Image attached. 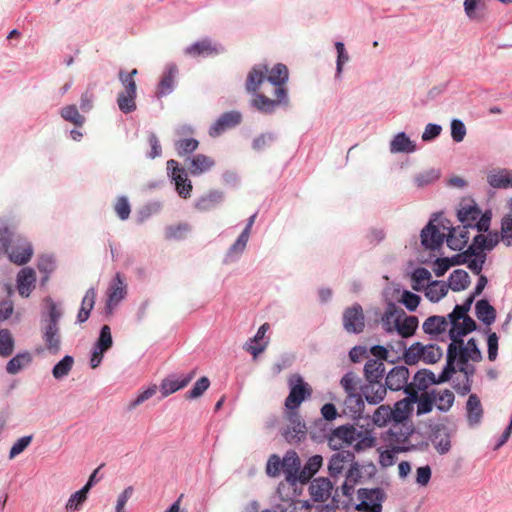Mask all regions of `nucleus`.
Returning <instances> with one entry per match:
<instances>
[{"mask_svg": "<svg viewBox=\"0 0 512 512\" xmlns=\"http://www.w3.org/2000/svg\"><path fill=\"white\" fill-rule=\"evenodd\" d=\"M136 96L120 92L117 96V104L121 112L129 114L136 110Z\"/></svg>", "mask_w": 512, "mask_h": 512, "instance_id": "obj_63", "label": "nucleus"}, {"mask_svg": "<svg viewBox=\"0 0 512 512\" xmlns=\"http://www.w3.org/2000/svg\"><path fill=\"white\" fill-rule=\"evenodd\" d=\"M359 390L361 391L365 401L370 405L380 404L387 394L385 384L380 381L366 380L364 384L360 385Z\"/></svg>", "mask_w": 512, "mask_h": 512, "instance_id": "obj_18", "label": "nucleus"}, {"mask_svg": "<svg viewBox=\"0 0 512 512\" xmlns=\"http://www.w3.org/2000/svg\"><path fill=\"white\" fill-rule=\"evenodd\" d=\"M15 347V340L8 329L0 330V356L7 358L12 355Z\"/></svg>", "mask_w": 512, "mask_h": 512, "instance_id": "obj_56", "label": "nucleus"}, {"mask_svg": "<svg viewBox=\"0 0 512 512\" xmlns=\"http://www.w3.org/2000/svg\"><path fill=\"white\" fill-rule=\"evenodd\" d=\"M470 276L463 269L454 270L448 280V288L454 292L465 290L470 285Z\"/></svg>", "mask_w": 512, "mask_h": 512, "instance_id": "obj_41", "label": "nucleus"}, {"mask_svg": "<svg viewBox=\"0 0 512 512\" xmlns=\"http://www.w3.org/2000/svg\"><path fill=\"white\" fill-rule=\"evenodd\" d=\"M360 436L358 429L353 424H344L331 429L329 433H323L322 437H325L328 441L329 446L333 450L341 448L342 443L350 446Z\"/></svg>", "mask_w": 512, "mask_h": 512, "instance_id": "obj_6", "label": "nucleus"}, {"mask_svg": "<svg viewBox=\"0 0 512 512\" xmlns=\"http://www.w3.org/2000/svg\"><path fill=\"white\" fill-rule=\"evenodd\" d=\"M335 49L337 51L335 78L341 79L342 72H343V66L345 63H347L349 61V55H348L345 45L342 41L335 42Z\"/></svg>", "mask_w": 512, "mask_h": 512, "instance_id": "obj_57", "label": "nucleus"}, {"mask_svg": "<svg viewBox=\"0 0 512 512\" xmlns=\"http://www.w3.org/2000/svg\"><path fill=\"white\" fill-rule=\"evenodd\" d=\"M455 400L454 393L449 389L437 391L435 389V405L441 412H448Z\"/></svg>", "mask_w": 512, "mask_h": 512, "instance_id": "obj_52", "label": "nucleus"}, {"mask_svg": "<svg viewBox=\"0 0 512 512\" xmlns=\"http://www.w3.org/2000/svg\"><path fill=\"white\" fill-rule=\"evenodd\" d=\"M44 309L41 311L42 339L46 349L52 355L61 349V334L59 322L63 316L61 305L50 296L43 299Z\"/></svg>", "mask_w": 512, "mask_h": 512, "instance_id": "obj_2", "label": "nucleus"}, {"mask_svg": "<svg viewBox=\"0 0 512 512\" xmlns=\"http://www.w3.org/2000/svg\"><path fill=\"white\" fill-rule=\"evenodd\" d=\"M419 326V320L414 315H407L405 311L400 308L397 318L394 319L393 328L401 338H410L415 335Z\"/></svg>", "mask_w": 512, "mask_h": 512, "instance_id": "obj_15", "label": "nucleus"}, {"mask_svg": "<svg viewBox=\"0 0 512 512\" xmlns=\"http://www.w3.org/2000/svg\"><path fill=\"white\" fill-rule=\"evenodd\" d=\"M410 371L407 366L397 365L393 367L385 377V386L390 391L402 390L406 395V391H412L410 383L408 382Z\"/></svg>", "mask_w": 512, "mask_h": 512, "instance_id": "obj_11", "label": "nucleus"}, {"mask_svg": "<svg viewBox=\"0 0 512 512\" xmlns=\"http://www.w3.org/2000/svg\"><path fill=\"white\" fill-rule=\"evenodd\" d=\"M112 345L113 339L110 327L108 325H103L100 329L99 336L93 345V348L97 349L99 352L106 353L112 347Z\"/></svg>", "mask_w": 512, "mask_h": 512, "instance_id": "obj_55", "label": "nucleus"}, {"mask_svg": "<svg viewBox=\"0 0 512 512\" xmlns=\"http://www.w3.org/2000/svg\"><path fill=\"white\" fill-rule=\"evenodd\" d=\"M466 354L464 347H457L454 343H449L446 350V364L452 368H456V362L462 360Z\"/></svg>", "mask_w": 512, "mask_h": 512, "instance_id": "obj_58", "label": "nucleus"}, {"mask_svg": "<svg viewBox=\"0 0 512 512\" xmlns=\"http://www.w3.org/2000/svg\"><path fill=\"white\" fill-rule=\"evenodd\" d=\"M458 220L465 225V228L476 229L480 233L490 229L492 213H482L479 206L473 202L471 205L463 206L457 211Z\"/></svg>", "mask_w": 512, "mask_h": 512, "instance_id": "obj_4", "label": "nucleus"}, {"mask_svg": "<svg viewBox=\"0 0 512 512\" xmlns=\"http://www.w3.org/2000/svg\"><path fill=\"white\" fill-rule=\"evenodd\" d=\"M288 385L289 394L285 399V408L287 410H297L301 403L311 396L312 388L299 374L291 375Z\"/></svg>", "mask_w": 512, "mask_h": 512, "instance_id": "obj_5", "label": "nucleus"}, {"mask_svg": "<svg viewBox=\"0 0 512 512\" xmlns=\"http://www.w3.org/2000/svg\"><path fill=\"white\" fill-rule=\"evenodd\" d=\"M242 121V114L237 110H231L221 114L209 128V136L219 137L226 130L238 126Z\"/></svg>", "mask_w": 512, "mask_h": 512, "instance_id": "obj_13", "label": "nucleus"}, {"mask_svg": "<svg viewBox=\"0 0 512 512\" xmlns=\"http://www.w3.org/2000/svg\"><path fill=\"white\" fill-rule=\"evenodd\" d=\"M11 262L17 265H24L31 259L33 255L32 245L25 241L22 245L11 247V251L7 253Z\"/></svg>", "mask_w": 512, "mask_h": 512, "instance_id": "obj_38", "label": "nucleus"}, {"mask_svg": "<svg viewBox=\"0 0 512 512\" xmlns=\"http://www.w3.org/2000/svg\"><path fill=\"white\" fill-rule=\"evenodd\" d=\"M360 503L356 505L357 510L366 512H381L382 503L386 498V494L382 488H360L357 491Z\"/></svg>", "mask_w": 512, "mask_h": 512, "instance_id": "obj_7", "label": "nucleus"}, {"mask_svg": "<svg viewBox=\"0 0 512 512\" xmlns=\"http://www.w3.org/2000/svg\"><path fill=\"white\" fill-rule=\"evenodd\" d=\"M435 374L427 368L419 369L413 376V381L410 382L411 389L419 392H428L429 386L434 385Z\"/></svg>", "mask_w": 512, "mask_h": 512, "instance_id": "obj_34", "label": "nucleus"}, {"mask_svg": "<svg viewBox=\"0 0 512 512\" xmlns=\"http://www.w3.org/2000/svg\"><path fill=\"white\" fill-rule=\"evenodd\" d=\"M268 72L266 80L275 86L273 92L275 98L271 99L263 93H258L250 100V106L264 115H272L278 109L288 110L291 107L288 89L284 86L289 79L287 66L278 63Z\"/></svg>", "mask_w": 512, "mask_h": 512, "instance_id": "obj_1", "label": "nucleus"}, {"mask_svg": "<svg viewBox=\"0 0 512 512\" xmlns=\"http://www.w3.org/2000/svg\"><path fill=\"white\" fill-rule=\"evenodd\" d=\"M127 294V285L121 273L117 272L108 288V299L106 309L112 312V307L118 305Z\"/></svg>", "mask_w": 512, "mask_h": 512, "instance_id": "obj_17", "label": "nucleus"}, {"mask_svg": "<svg viewBox=\"0 0 512 512\" xmlns=\"http://www.w3.org/2000/svg\"><path fill=\"white\" fill-rule=\"evenodd\" d=\"M355 455L349 450H341L333 454L329 460L328 472L331 477H336L342 473L344 465L353 462Z\"/></svg>", "mask_w": 512, "mask_h": 512, "instance_id": "obj_30", "label": "nucleus"}, {"mask_svg": "<svg viewBox=\"0 0 512 512\" xmlns=\"http://www.w3.org/2000/svg\"><path fill=\"white\" fill-rule=\"evenodd\" d=\"M430 441L436 451L440 454H446L451 449V433L444 424H435L431 428Z\"/></svg>", "mask_w": 512, "mask_h": 512, "instance_id": "obj_16", "label": "nucleus"}, {"mask_svg": "<svg viewBox=\"0 0 512 512\" xmlns=\"http://www.w3.org/2000/svg\"><path fill=\"white\" fill-rule=\"evenodd\" d=\"M406 396H409L411 405L417 404L416 413L418 416L428 414L433 410L435 404V389L424 392L421 395L417 393V390L406 391Z\"/></svg>", "mask_w": 512, "mask_h": 512, "instance_id": "obj_21", "label": "nucleus"}, {"mask_svg": "<svg viewBox=\"0 0 512 512\" xmlns=\"http://www.w3.org/2000/svg\"><path fill=\"white\" fill-rule=\"evenodd\" d=\"M249 237L241 232L236 241L230 246L225 256V263L235 261L245 250Z\"/></svg>", "mask_w": 512, "mask_h": 512, "instance_id": "obj_48", "label": "nucleus"}, {"mask_svg": "<svg viewBox=\"0 0 512 512\" xmlns=\"http://www.w3.org/2000/svg\"><path fill=\"white\" fill-rule=\"evenodd\" d=\"M269 69L266 64H257L254 65L249 71L246 82L245 89L248 93L252 94V98L255 94H258V90L261 84L266 80V74Z\"/></svg>", "mask_w": 512, "mask_h": 512, "instance_id": "obj_25", "label": "nucleus"}, {"mask_svg": "<svg viewBox=\"0 0 512 512\" xmlns=\"http://www.w3.org/2000/svg\"><path fill=\"white\" fill-rule=\"evenodd\" d=\"M361 430H358L360 436L356 440L357 442L354 444L353 448L356 452H361L367 448H372L376 445V437L373 435L372 428H364V426H360Z\"/></svg>", "mask_w": 512, "mask_h": 512, "instance_id": "obj_46", "label": "nucleus"}, {"mask_svg": "<svg viewBox=\"0 0 512 512\" xmlns=\"http://www.w3.org/2000/svg\"><path fill=\"white\" fill-rule=\"evenodd\" d=\"M332 489L333 484L329 478L319 477L311 482L309 486V493L313 501L324 502L330 497Z\"/></svg>", "mask_w": 512, "mask_h": 512, "instance_id": "obj_27", "label": "nucleus"}, {"mask_svg": "<svg viewBox=\"0 0 512 512\" xmlns=\"http://www.w3.org/2000/svg\"><path fill=\"white\" fill-rule=\"evenodd\" d=\"M282 460V471L286 481L291 486H296V477L300 469L301 461L294 450H288Z\"/></svg>", "mask_w": 512, "mask_h": 512, "instance_id": "obj_24", "label": "nucleus"}, {"mask_svg": "<svg viewBox=\"0 0 512 512\" xmlns=\"http://www.w3.org/2000/svg\"><path fill=\"white\" fill-rule=\"evenodd\" d=\"M473 298L467 297L462 304L455 305L452 312H450L446 317L449 321H459L464 316L468 315V312L471 309L473 304Z\"/></svg>", "mask_w": 512, "mask_h": 512, "instance_id": "obj_61", "label": "nucleus"}, {"mask_svg": "<svg viewBox=\"0 0 512 512\" xmlns=\"http://www.w3.org/2000/svg\"><path fill=\"white\" fill-rule=\"evenodd\" d=\"M323 464V458L321 455H313L311 456L305 465L300 469L297 474L296 484L300 483L302 485L310 482L311 478L319 471Z\"/></svg>", "mask_w": 512, "mask_h": 512, "instance_id": "obj_28", "label": "nucleus"}, {"mask_svg": "<svg viewBox=\"0 0 512 512\" xmlns=\"http://www.w3.org/2000/svg\"><path fill=\"white\" fill-rule=\"evenodd\" d=\"M17 290L21 297L28 298L35 288L36 273L33 268H22L16 278Z\"/></svg>", "mask_w": 512, "mask_h": 512, "instance_id": "obj_26", "label": "nucleus"}, {"mask_svg": "<svg viewBox=\"0 0 512 512\" xmlns=\"http://www.w3.org/2000/svg\"><path fill=\"white\" fill-rule=\"evenodd\" d=\"M509 205L511 212L505 214L501 219L500 235L497 231H490V229L486 232L487 235L479 232V234L473 237L469 245V252L479 250L486 253L493 250L500 240L505 246H512V198L509 201Z\"/></svg>", "mask_w": 512, "mask_h": 512, "instance_id": "obj_3", "label": "nucleus"}, {"mask_svg": "<svg viewBox=\"0 0 512 512\" xmlns=\"http://www.w3.org/2000/svg\"><path fill=\"white\" fill-rule=\"evenodd\" d=\"M441 177V170L437 168H430L428 170L417 173L414 176V185L417 188H424L429 186L436 181H438Z\"/></svg>", "mask_w": 512, "mask_h": 512, "instance_id": "obj_45", "label": "nucleus"}, {"mask_svg": "<svg viewBox=\"0 0 512 512\" xmlns=\"http://www.w3.org/2000/svg\"><path fill=\"white\" fill-rule=\"evenodd\" d=\"M167 174L175 184L178 195L184 199L191 196L192 183L188 179L186 170L179 163L170 159L167 161Z\"/></svg>", "mask_w": 512, "mask_h": 512, "instance_id": "obj_9", "label": "nucleus"}, {"mask_svg": "<svg viewBox=\"0 0 512 512\" xmlns=\"http://www.w3.org/2000/svg\"><path fill=\"white\" fill-rule=\"evenodd\" d=\"M33 362L32 354L25 350L17 353L6 364V372L10 375H16Z\"/></svg>", "mask_w": 512, "mask_h": 512, "instance_id": "obj_35", "label": "nucleus"}, {"mask_svg": "<svg viewBox=\"0 0 512 512\" xmlns=\"http://www.w3.org/2000/svg\"><path fill=\"white\" fill-rule=\"evenodd\" d=\"M488 184L495 189L512 188V170L494 169L487 175Z\"/></svg>", "mask_w": 512, "mask_h": 512, "instance_id": "obj_29", "label": "nucleus"}, {"mask_svg": "<svg viewBox=\"0 0 512 512\" xmlns=\"http://www.w3.org/2000/svg\"><path fill=\"white\" fill-rule=\"evenodd\" d=\"M277 140V134L274 132L261 133L252 141L253 150L260 152L264 148L269 147L274 141Z\"/></svg>", "mask_w": 512, "mask_h": 512, "instance_id": "obj_62", "label": "nucleus"}, {"mask_svg": "<svg viewBox=\"0 0 512 512\" xmlns=\"http://www.w3.org/2000/svg\"><path fill=\"white\" fill-rule=\"evenodd\" d=\"M210 380L206 376L199 378L193 385V387L186 392V399L193 400L201 397L204 392L209 388Z\"/></svg>", "mask_w": 512, "mask_h": 512, "instance_id": "obj_59", "label": "nucleus"}, {"mask_svg": "<svg viewBox=\"0 0 512 512\" xmlns=\"http://www.w3.org/2000/svg\"><path fill=\"white\" fill-rule=\"evenodd\" d=\"M389 150L391 153H414L417 145L405 132H398L390 141Z\"/></svg>", "mask_w": 512, "mask_h": 512, "instance_id": "obj_32", "label": "nucleus"}, {"mask_svg": "<svg viewBox=\"0 0 512 512\" xmlns=\"http://www.w3.org/2000/svg\"><path fill=\"white\" fill-rule=\"evenodd\" d=\"M194 376L195 372L192 371L185 375L177 376L175 374H172L164 378L160 384V392L162 394V398H165L170 394L175 393L178 390L186 387L194 378Z\"/></svg>", "mask_w": 512, "mask_h": 512, "instance_id": "obj_20", "label": "nucleus"}, {"mask_svg": "<svg viewBox=\"0 0 512 512\" xmlns=\"http://www.w3.org/2000/svg\"><path fill=\"white\" fill-rule=\"evenodd\" d=\"M179 74V69L176 63L170 62L167 63L163 73L161 75L160 81L157 85L156 96L157 98H162L171 94L177 84V77Z\"/></svg>", "mask_w": 512, "mask_h": 512, "instance_id": "obj_14", "label": "nucleus"}, {"mask_svg": "<svg viewBox=\"0 0 512 512\" xmlns=\"http://www.w3.org/2000/svg\"><path fill=\"white\" fill-rule=\"evenodd\" d=\"M322 418L314 421L313 426L310 428L311 438L316 440L326 433V421H333L337 418L338 412L333 403H326L321 407Z\"/></svg>", "mask_w": 512, "mask_h": 512, "instance_id": "obj_19", "label": "nucleus"}, {"mask_svg": "<svg viewBox=\"0 0 512 512\" xmlns=\"http://www.w3.org/2000/svg\"><path fill=\"white\" fill-rule=\"evenodd\" d=\"M424 348L422 361L426 364H435L443 356L442 348L437 344H427Z\"/></svg>", "mask_w": 512, "mask_h": 512, "instance_id": "obj_60", "label": "nucleus"}, {"mask_svg": "<svg viewBox=\"0 0 512 512\" xmlns=\"http://www.w3.org/2000/svg\"><path fill=\"white\" fill-rule=\"evenodd\" d=\"M448 322L446 316L432 315L423 322L422 329L427 335H439L446 331Z\"/></svg>", "mask_w": 512, "mask_h": 512, "instance_id": "obj_37", "label": "nucleus"}, {"mask_svg": "<svg viewBox=\"0 0 512 512\" xmlns=\"http://www.w3.org/2000/svg\"><path fill=\"white\" fill-rule=\"evenodd\" d=\"M412 413V405L409 400V396L406 398L397 401L393 408L391 407V417L393 421V425H403L405 426V422L409 419V416Z\"/></svg>", "mask_w": 512, "mask_h": 512, "instance_id": "obj_33", "label": "nucleus"}, {"mask_svg": "<svg viewBox=\"0 0 512 512\" xmlns=\"http://www.w3.org/2000/svg\"><path fill=\"white\" fill-rule=\"evenodd\" d=\"M371 422L374 426L377 427H386L389 424H393L391 417V406L390 405H380L370 416Z\"/></svg>", "mask_w": 512, "mask_h": 512, "instance_id": "obj_49", "label": "nucleus"}, {"mask_svg": "<svg viewBox=\"0 0 512 512\" xmlns=\"http://www.w3.org/2000/svg\"><path fill=\"white\" fill-rule=\"evenodd\" d=\"M224 48L221 45H215L208 38L197 41L185 48V53L192 57H209L222 53Z\"/></svg>", "mask_w": 512, "mask_h": 512, "instance_id": "obj_22", "label": "nucleus"}, {"mask_svg": "<svg viewBox=\"0 0 512 512\" xmlns=\"http://www.w3.org/2000/svg\"><path fill=\"white\" fill-rule=\"evenodd\" d=\"M74 358L71 355H65L52 368V375L56 380L66 377L73 368Z\"/></svg>", "mask_w": 512, "mask_h": 512, "instance_id": "obj_53", "label": "nucleus"}, {"mask_svg": "<svg viewBox=\"0 0 512 512\" xmlns=\"http://www.w3.org/2000/svg\"><path fill=\"white\" fill-rule=\"evenodd\" d=\"M475 314L478 320L485 326H490L496 320V309L485 298L476 302Z\"/></svg>", "mask_w": 512, "mask_h": 512, "instance_id": "obj_36", "label": "nucleus"}, {"mask_svg": "<svg viewBox=\"0 0 512 512\" xmlns=\"http://www.w3.org/2000/svg\"><path fill=\"white\" fill-rule=\"evenodd\" d=\"M416 449V445H408V446H394L391 450H384L380 453V464L383 467L391 466L395 463V454L408 452Z\"/></svg>", "mask_w": 512, "mask_h": 512, "instance_id": "obj_51", "label": "nucleus"}, {"mask_svg": "<svg viewBox=\"0 0 512 512\" xmlns=\"http://www.w3.org/2000/svg\"><path fill=\"white\" fill-rule=\"evenodd\" d=\"M440 213H434L433 218L424 226L420 233L421 245L430 251H438L441 249L445 235L440 232L438 226L434 224Z\"/></svg>", "mask_w": 512, "mask_h": 512, "instance_id": "obj_10", "label": "nucleus"}, {"mask_svg": "<svg viewBox=\"0 0 512 512\" xmlns=\"http://www.w3.org/2000/svg\"><path fill=\"white\" fill-rule=\"evenodd\" d=\"M190 173L193 176H198L206 171H209L215 164L214 160L204 154H196L190 158Z\"/></svg>", "mask_w": 512, "mask_h": 512, "instance_id": "obj_42", "label": "nucleus"}, {"mask_svg": "<svg viewBox=\"0 0 512 512\" xmlns=\"http://www.w3.org/2000/svg\"><path fill=\"white\" fill-rule=\"evenodd\" d=\"M361 430H358L360 436L356 440L357 442L354 444L353 448L356 452H361L367 448H372L376 445V437L373 435L372 428H364V426H360Z\"/></svg>", "mask_w": 512, "mask_h": 512, "instance_id": "obj_47", "label": "nucleus"}, {"mask_svg": "<svg viewBox=\"0 0 512 512\" xmlns=\"http://www.w3.org/2000/svg\"><path fill=\"white\" fill-rule=\"evenodd\" d=\"M61 117L77 127L83 126L85 123V117L81 115L76 107V105H67L61 108L60 110Z\"/></svg>", "mask_w": 512, "mask_h": 512, "instance_id": "obj_54", "label": "nucleus"}, {"mask_svg": "<svg viewBox=\"0 0 512 512\" xmlns=\"http://www.w3.org/2000/svg\"><path fill=\"white\" fill-rule=\"evenodd\" d=\"M225 199V194L220 190H211L206 195L201 196L195 202V208L200 212H206L215 209Z\"/></svg>", "mask_w": 512, "mask_h": 512, "instance_id": "obj_31", "label": "nucleus"}, {"mask_svg": "<svg viewBox=\"0 0 512 512\" xmlns=\"http://www.w3.org/2000/svg\"><path fill=\"white\" fill-rule=\"evenodd\" d=\"M448 285L444 281L432 280L425 288V296L433 303L439 302L448 293Z\"/></svg>", "mask_w": 512, "mask_h": 512, "instance_id": "obj_40", "label": "nucleus"}, {"mask_svg": "<svg viewBox=\"0 0 512 512\" xmlns=\"http://www.w3.org/2000/svg\"><path fill=\"white\" fill-rule=\"evenodd\" d=\"M425 345L421 342H414L402 353L401 360L408 366L416 365L422 360Z\"/></svg>", "mask_w": 512, "mask_h": 512, "instance_id": "obj_44", "label": "nucleus"}, {"mask_svg": "<svg viewBox=\"0 0 512 512\" xmlns=\"http://www.w3.org/2000/svg\"><path fill=\"white\" fill-rule=\"evenodd\" d=\"M359 378L355 375L354 372H347L340 380V384L344 389L346 394L354 393L359 391Z\"/></svg>", "mask_w": 512, "mask_h": 512, "instance_id": "obj_64", "label": "nucleus"}, {"mask_svg": "<svg viewBox=\"0 0 512 512\" xmlns=\"http://www.w3.org/2000/svg\"><path fill=\"white\" fill-rule=\"evenodd\" d=\"M344 405L355 421L369 420L370 415H364L365 399L360 390L346 394Z\"/></svg>", "mask_w": 512, "mask_h": 512, "instance_id": "obj_23", "label": "nucleus"}, {"mask_svg": "<svg viewBox=\"0 0 512 512\" xmlns=\"http://www.w3.org/2000/svg\"><path fill=\"white\" fill-rule=\"evenodd\" d=\"M399 309L400 307H398L395 303L389 302L387 304L384 314L381 317L382 327L384 331L388 334L395 332V329L393 328L394 319L397 318V315L399 314Z\"/></svg>", "mask_w": 512, "mask_h": 512, "instance_id": "obj_50", "label": "nucleus"}, {"mask_svg": "<svg viewBox=\"0 0 512 512\" xmlns=\"http://www.w3.org/2000/svg\"><path fill=\"white\" fill-rule=\"evenodd\" d=\"M289 426L281 430L284 439L290 444H297L305 439L307 427L297 410H287Z\"/></svg>", "mask_w": 512, "mask_h": 512, "instance_id": "obj_8", "label": "nucleus"}, {"mask_svg": "<svg viewBox=\"0 0 512 512\" xmlns=\"http://www.w3.org/2000/svg\"><path fill=\"white\" fill-rule=\"evenodd\" d=\"M343 327L346 332L360 334L365 328L363 308L359 303H354L343 312Z\"/></svg>", "mask_w": 512, "mask_h": 512, "instance_id": "obj_12", "label": "nucleus"}, {"mask_svg": "<svg viewBox=\"0 0 512 512\" xmlns=\"http://www.w3.org/2000/svg\"><path fill=\"white\" fill-rule=\"evenodd\" d=\"M467 420L471 426L480 423L483 410L479 397L476 394H470L467 403Z\"/></svg>", "mask_w": 512, "mask_h": 512, "instance_id": "obj_39", "label": "nucleus"}, {"mask_svg": "<svg viewBox=\"0 0 512 512\" xmlns=\"http://www.w3.org/2000/svg\"><path fill=\"white\" fill-rule=\"evenodd\" d=\"M363 372L365 380L382 382L385 375L384 363L378 360L369 359L364 365Z\"/></svg>", "mask_w": 512, "mask_h": 512, "instance_id": "obj_43", "label": "nucleus"}]
</instances>
